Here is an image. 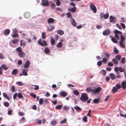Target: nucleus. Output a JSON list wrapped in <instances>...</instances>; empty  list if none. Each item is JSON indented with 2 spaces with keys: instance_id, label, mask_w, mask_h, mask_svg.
<instances>
[{
  "instance_id": "864d4df0",
  "label": "nucleus",
  "mask_w": 126,
  "mask_h": 126,
  "mask_svg": "<svg viewBox=\"0 0 126 126\" xmlns=\"http://www.w3.org/2000/svg\"><path fill=\"white\" fill-rule=\"evenodd\" d=\"M50 7L51 9H54L56 7V5L54 4H52L50 5Z\"/></svg>"
},
{
  "instance_id": "bb28decb",
  "label": "nucleus",
  "mask_w": 126,
  "mask_h": 126,
  "mask_svg": "<svg viewBox=\"0 0 126 126\" xmlns=\"http://www.w3.org/2000/svg\"><path fill=\"white\" fill-rule=\"evenodd\" d=\"M117 60L115 58H113L112 60V61L115 64H117L118 63V62Z\"/></svg>"
},
{
  "instance_id": "f3484780",
  "label": "nucleus",
  "mask_w": 126,
  "mask_h": 126,
  "mask_svg": "<svg viewBox=\"0 0 126 126\" xmlns=\"http://www.w3.org/2000/svg\"><path fill=\"white\" fill-rule=\"evenodd\" d=\"M54 22V20L52 18H49L47 20V22L48 24L52 23Z\"/></svg>"
},
{
  "instance_id": "9d476101",
  "label": "nucleus",
  "mask_w": 126,
  "mask_h": 126,
  "mask_svg": "<svg viewBox=\"0 0 126 126\" xmlns=\"http://www.w3.org/2000/svg\"><path fill=\"white\" fill-rule=\"evenodd\" d=\"M29 70V69H24L22 70V73L23 75L24 76H27L28 75L27 72Z\"/></svg>"
},
{
  "instance_id": "7ed1b4c3",
  "label": "nucleus",
  "mask_w": 126,
  "mask_h": 126,
  "mask_svg": "<svg viewBox=\"0 0 126 126\" xmlns=\"http://www.w3.org/2000/svg\"><path fill=\"white\" fill-rule=\"evenodd\" d=\"M90 8L93 11V13H95L97 11V9L95 6L92 3H91L90 4Z\"/></svg>"
},
{
  "instance_id": "f8f14e48",
  "label": "nucleus",
  "mask_w": 126,
  "mask_h": 126,
  "mask_svg": "<svg viewBox=\"0 0 126 126\" xmlns=\"http://www.w3.org/2000/svg\"><path fill=\"white\" fill-rule=\"evenodd\" d=\"M121 87L123 89L126 88V81H123L121 83Z\"/></svg>"
},
{
  "instance_id": "8fccbe9b",
  "label": "nucleus",
  "mask_w": 126,
  "mask_h": 126,
  "mask_svg": "<svg viewBox=\"0 0 126 126\" xmlns=\"http://www.w3.org/2000/svg\"><path fill=\"white\" fill-rule=\"evenodd\" d=\"M102 62H103L104 63H106L108 61V60L106 58H103L102 59Z\"/></svg>"
},
{
  "instance_id": "49530a36",
  "label": "nucleus",
  "mask_w": 126,
  "mask_h": 126,
  "mask_svg": "<svg viewBox=\"0 0 126 126\" xmlns=\"http://www.w3.org/2000/svg\"><path fill=\"white\" fill-rule=\"evenodd\" d=\"M74 108L77 111H80L81 110V108L78 106H77L76 107H74Z\"/></svg>"
},
{
  "instance_id": "393cba45",
  "label": "nucleus",
  "mask_w": 126,
  "mask_h": 126,
  "mask_svg": "<svg viewBox=\"0 0 126 126\" xmlns=\"http://www.w3.org/2000/svg\"><path fill=\"white\" fill-rule=\"evenodd\" d=\"M17 73V71L16 69H14L12 72V74L13 75H16Z\"/></svg>"
},
{
  "instance_id": "473e14b6",
  "label": "nucleus",
  "mask_w": 126,
  "mask_h": 126,
  "mask_svg": "<svg viewBox=\"0 0 126 126\" xmlns=\"http://www.w3.org/2000/svg\"><path fill=\"white\" fill-rule=\"evenodd\" d=\"M114 33L117 34H121L122 33V32H121L118 31L116 30H114Z\"/></svg>"
},
{
  "instance_id": "f03ea898",
  "label": "nucleus",
  "mask_w": 126,
  "mask_h": 126,
  "mask_svg": "<svg viewBox=\"0 0 126 126\" xmlns=\"http://www.w3.org/2000/svg\"><path fill=\"white\" fill-rule=\"evenodd\" d=\"M125 39V37L123 35H121L120 40L119 42V43L120 46L123 48H125V47L124 44V41Z\"/></svg>"
},
{
  "instance_id": "ddd939ff",
  "label": "nucleus",
  "mask_w": 126,
  "mask_h": 126,
  "mask_svg": "<svg viewBox=\"0 0 126 126\" xmlns=\"http://www.w3.org/2000/svg\"><path fill=\"white\" fill-rule=\"evenodd\" d=\"M76 8L74 7L71 8H69L68 10L69 11L71 12L72 13H74L76 12Z\"/></svg>"
},
{
  "instance_id": "bf43d9fd",
  "label": "nucleus",
  "mask_w": 126,
  "mask_h": 126,
  "mask_svg": "<svg viewBox=\"0 0 126 126\" xmlns=\"http://www.w3.org/2000/svg\"><path fill=\"white\" fill-rule=\"evenodd\" d=\"M82 120L84 122H86L87 121V118L86 116H84L82 119Z\"/></svg>"
},
{
  "instance_id": "5fc2aeb1",
  "label": "nucleus",
  "mask_w": 126,
  "mask_h": 126,
  "mask_svg": "<svg viewBox=\"0 0 126 126\" xmlns=\"http://www.w3.org/2000/svg\"><path fill=\"white\" fill-rule=\"evenodd\" d=\"M102 63V61H100L97 62V65L99 66H100Z\"/></svg>"
},
{
  "instance_id": "e2e57ef3",
  "label": "nucleus",
  "mask_w": 126,
  "mask_h": 126,
  "mask_svg": "<svg viewBox=\"0 0 126 126\" xmlns=\"http://www.w3.org/2000/svg\"><path fill=\"white\" fill-rule=\"evenodd\" d=\"M30 95L32 97L34 98H35L36 97V95L35 94H30Z\"/></svg>"
},
{
  "instance_id": "5701e85b",
  "label": "nucleus",
  "mask_w": 126,
  "mask_h": 126,
  "mask_svg": "<svg viewBox=\"0 0 126 126\" xmlns=\"http://www.w3.org/2000/svg\"><path fill=\"white\" fill-rule=\"evenodd\" d=\"M118 89L115 86H114L112 90V91L113 93H115L118 91Z\"/></svg>"
},
{
  "instance_id": "423d86ee",
  "label": "nucleus",
  "mask_w": 126,
  "mask_h": 126,
  "mask_svg": "<svg viewBox=\"0 0 126 126\" xmlns=\"http://www.w3.org/2000/svg\"><path fill=\"white\" fill-rule=\"evenodd\" d=\"M110 32V31L109 29L106 30L105 31L103 32V34L105 36L108 35Z\"/></svg>"
},
{
  "instance_id": "6ab92c4d",
  "label": "nucleus",
  "mask_w": 126,
  "mask_h": 126,
  "mask_svg": "<svg viewBox=\"0 0 126 126\" xmlns=\"http://www.w3.org/2000/svg\"><path fill=\"white\" fill-rule=\"evenodd\" d=\"M57 33L60 35H62L64 34V32L62 30H58L57 32Z\"/></svg>"
},
{
  "instance_id": "b1692460",
  "label": "nucleus",
  "mask_w": 126,
  "mask_h": 126,
  "mask_svg": "<svg viewBox=\"0 0 126 126\" xmlns=\"http://www.w3.org/2000/svg\"><path fill=\"white\" fill-rule=\"evenodd\" d=\"M60 95L62 96L65 97L67 96V94L65 92H62L60 93Z\"/></svg>"
},
{
  "instance_id": "de8ad7c7",
  "label": "nucleus",
  "mask_w": 126,
  "mask_h": 126,
  "mask_svg": "<svg viewBox=\"0 0 126 126\" xmlns=\"http://www.w3.org/2000/svg\"><path fill=\"white\" fill-rule=\"evenodd\" d=\"M73 93L74 94L76 95H78L79 94V92L76 90L73 91Z\"/></svg>"
},
{
  "instance_id": "e433bc0d",
  "label": "nucleus",
  "mask_w": 126,
  "mask_h": 126,
  "mask_svg": "<svg viewBox=\"0 0 126 126\" xmlns=\"http://www.w3.org/2000/svg\"><path fill=\"white\" fill-rule=\"evenodd\" d=\"M3 96L4 97L6 98L8 100H10V98L8 97V95L5 93H3Z\"/></svg>"
},
{
  "instance_id": "a19ab883",
  "label": "nucleus",
  "mask_w": 126,
  "mask_h": 126,
  "mask_svg": "<svg viewBox=\"0 0 126 126\" xmlns=\"http://www.w3.org/2000/svg\"><path fill=\"white\" fill-rule=\"evenodd\" d=\"M100 100L99 98H96L94 99L93 101V102L94 103H98Z\"/></svg>"
},
{
  "instance_id": "cd10ccee",
  "label": "nucleus",
  "mask_w": 126,
  "mask_h": 126,
  "mask_svg": "<svg viewBox=\"0 0 126 126\" xmlns=\"http://www.w3.org/2000/svg\"><path fill=\"white\" fill-rule=\"evenodd\" d=\"M55 28V27L52 25L50 26L48 28V30L49 31H50L52 30H53Z\"/></svg>"
},
{
  "instance_id": "4468645a",
  "label": "nucleus",
  "mask_w": 126,
  "mask_h": 126,
  "mask_svg": "<svg viewBox=\"0 0 126 126\" xmlns=\"http://www.w3.org/2000/svg\"><path fill=\"white\" fill-rule=\"evenodd\" d=\"M18 54L19 57L20 58H23L24 57L25 55V53H24L23 51H22V52L18 53Z\"/></svg>"
},
{
  "instance_id": "2eb2a0df",
  "label": "nucleus",
  "mask_w": 126,
  "mask_h": 126,
  "mask_svg": "<svg viewBox=\"0 0 126 126\" xmlns=\"http://www.w3.org/2000/svg\"><path fill=\"white\" fill-rule=\"evenodd\" d=\"M31 16L30 13L29 12H26L24 13V16L25 17L28 18L29 17Z\"/></svg>"
},
{
  "instance_id": "09e8293b",
  "label": "nucleus",
  "mask_w": 126,
  "mask_h": 126,
  "mask_svg": "<svg viewBox=\"0 0 126 126\" xmlns=\"http://www.w3.org/2000/svg\"><path fill=\"white\" fill-rule=\"evenodd\" d=\"M41 39H40L39 40V41H38V43L41 46H42L44 47L43 44L42 42L41 41Z\"/></svg>"
},
{
  "instance_id": "37998d69",
  "label": "nucleus",
  "mask_w": 126,
  "mask_h": 126,
  "mask_svg": "<svg viewBox=\"0 0 126 126\" xmlns=\"http://www.w3.org/2000/svg\"><path fill=\"white\" fill-rule=\"evenodd\" d=\"M4 105L6 107H8L9 105V104L8 102H3Z\"/></svg>"
},
{
  "instance_id": "c03bdc74",
  "label": "nucleus",
  "mask_w": 126,
  "mask_h": 126,
  "mask_svg": "<svg viewBox=\"0 0 126 126\" xmlns=\"http://www.w3.org/2000/svg\"><path fill=\"white\" fill-rule=\"evenodd\" d=\"M116 87L118 89H120L121 87V85L118 84H116Z\"/></svg>"
},
{
  "instance_id": "c9c22d12",
  "label": "nucleus",
  "mask_w": 126,
  "mask_h": 126,
  "mask_svg": "<svg viewBox=\"0 0 126 126\" xmlns=\"http://www.w3.org/2000/svg\"><path fill=\"white\" fill-rule=\"evenodd\" d=\"M51 44L52 45H53L55 43V41L52 37H51Z\"/></svg>"
},
{
  "instance_id": "3c124183",
  "label": "nucleus",
  "mask_w": 126,
  "mask_h": 126,
  "mask_svg": "<svg viewBox=\"0 0 126 126\" xmlns=\"http://www.w3.org/2000/svg\"><path fill=\"white\" fill-rule=\"evenodd\" d=\"M125 58L124 57L123 58L121 61L120 62L123 64H124L125 63Z\"/></svg>"
},
{
  "instance_id": "13d9d810",
  "label": "nucleus",
  "mask_w": 126,
  "mask_h": 126,
  "mask_svg": "<svg viewBox=\"0 0 126 126\" xmlns=\"http://www.w3.org/2000/svg\"><path fill=\"white\" fill-rule=\"evenodd\" d=\"M115 37L116 38V39L119 40L120 39V37L119 35H118V34H117L115 33Z\"/></svg>"
},
{
  "instance_id": "ea45409f",
  "label": "nucleus",
  "mask_w": 126,
  "mask_h": 126,
  "mask_svg": "<svg viewBox=\"0 0 126 126\" xmlns=\"http://www.w3.org/2000/svg\"><path fill=\"white\" fill-rule=\"evenodd\" d=\"M42 37L44 39H45L46 38V33L45 32H42Z\"/></svg>"
},
{
  "instance_id": "20e7f679",
  "label": "nucleus",
  "mask_w": 126,
  "mask_h": 126,
  "mask_svg": "<svg viewBox=\"0 0 126 126\" xmlns=\"http://www.w3.org/2000/svg\"><path fill=\"white\" fill-rule=\"evenodd\" d=\"M102 88L100 87L97 88H95L93 90V94H94L99 93L101 90Z\"/></svg>"
},
{
  "instance_id": "aec40b11",
  "label": "nucleus",
  "mask_w": 126,
  "mask_h": 126,
  "mask_svg": "<svg viewBox=\"0 0 126 126\" xmlns=\"http://www.w3.org/2000/svg\"><path fill=\"white\" fill-rule=\"evenodd\" d=\"M110 78L112 79H114L116 78V76L113 73H110Z\"/></svg>"
},
{
  "instance_id": "0eeeda50",
  "label": "nucleus",
  "mask_w": 126,
  "mask_h": 126,
  "mask_svg": "<svg viewBox=\"0 0 126 126\" xmlns=\"http://www.w3.org/2000/svg\"><path fill=\"white\" fill-rule=\"evenodd\" d=\"M70 22L72 25L74 27H76L77 25V24L75 22V19L73 18H71L70 19Z\"/></svg>"
},
{
  "instance_id": "4c0bfd02",
  "label": "nucleus",
  "mask_w": 126,
  "mask_h": 126,
  "mask_svg": "<svg viewBox=\"0 0 126 126\" xmlns=\"http://www.w3.org/2000/svg\"><path fill=\"white\" fill-rule=\"evenodd\" d=\"M57 121L56 120H52L51 123L52 125L53 126H55L56 124Z\"/></svg>"
},
{
  "instance_id": "6e6d98bb",
  "label": "nucleus",
  "mask_w": 126,
  "mask_h": 126,
  "mask_svg": "<svg viewBox=\"0 0 126 126\" xmlns=\"http://www.w3.org/2000/svg\"><path fill=\"white\" fill-rule=\"evenodd\" d=\"M69 109V107L67 106H64L63 108V109L65 110H67Z\"/></svg>"
},
{
  "instance_id": "a878e982",
  "label": "nucleus",
  "mask_w": 126,
  "mask_h": 126,
  "mask_svg": "<svg viewBox=\"0 0 126 126\" xmlns=\"http://www.w3.org/2000/svg\"><path fill=\"white\" fill-rule=\"evenodd\" d=\"M62 46V43L61 42H59L57 44L56 46L58 48H61Z\"/></svg>"
},
{
  "instance_id": "c85d7f7f",
  "label": "nucleus",
  "mask_w": 126,
  "mask_h": 126,
  "mask_svg": "<svg viewBox=\"0 0 126 126\" xmlns=\"http://www.w3.org/2000/svg\"><path fill=\"white\" fill-rule=\"evenodd\" d=\"M1 67L4 70H6L8 69L7 67L4 64H3L1 65Z\"/></svg>"
},
{
  "instance_id": "412c9836",
  "label": "nucleus",
  "mask_w": 126,
  "mask_h": 126,
  "mask_svg": "<svg viewBox=\"0 0 126 126\" xmlns=\"http://www.w3.org/2000/svg\"><path fill=\"white\" fill-rule=\"evenodd\" d=\"M10 32V30L8 29H7L4 31V33L5 35H7L9 34Z\"/></svg>"
},
{
  "instance_id": "c756f323",
  "label": "nucleus",
  "mask_w": 126,
  "mask_h": 126,
  "mask_svg": "<svg viewBox=\"0 0 126 126\" xmlns=\"http://www.w3.org/2000/svg\"><path fill=\"white\" fill-rule=\"evenodd\" d=\"M121 58V57L120 55H116L115 57V58L117 60L119 61L120 60Z\"/></svg>"
},
{
  "instance_id": "6e6552de",
  "label": "nucleus",
  "mask_w": 126,
  "mask_h": 126,
  "mask_svg": "<svg viewBox=\"0 0 126 126\" xmlns=\"http://www.w3.org/2000/svg\"><path fill=\"white\" fill-rule=\"evenodd\" d=\"M19 41V40L18 39H15L14 40H11V42H11H12V43L14 44H15L17 43ZM10 46L12 47H13V46L11 45V43H10Z\"/></svg>"
},
{
  "instance_id": "f257e3e1",
  "label": "nucleus",
  "mask_w": 126,
  "mask_h": 126,
  "mask_svg": "<svg viewBox=\"0 0 126 126\" xmlns=\"http://www.w3.org/2000/svg\"><path fill=\"white\" fill-rule=\"evenodd\" d=\"M80 100L82 102H85L88 99V97L87 94L85 93H82L81 97L79 98Z\"/></svg>"
},
{
  "instance_id": "58836bf2",
  "label": "nucleus",
  "mask_w": 126,
  "mask_h": 126,
  "mask_svg": "<svg viewBox=\"0 0 126 126\" xmlns=\"http://www.w3.org/2000/svg\"><path fill=\"white\" fill-rule=\"evenodd\" d=\"M119 70L121 72H122L125 71V69L124 68L120 66L119 67Z\"/></svg>"
},
{
  "instance_id": "a211bd4d",
  "label": "nucleus",
  "mask_w": 126,
  "mask_h": 126,
  "mask_svg": "<svg viewBox=\"0 0 126 126\" xmlns=\"http://www.w3.org/2000/svg\"><path fill=\"white\" fill-rule=\"evenodd\" d=\"M44 51L46 54H48L50 52V49L48 47H46L44 49Z\"/></svg>"
},
{
  "instance_id": "2f4dec72",
  "label": "nucleus",
  "mask_w": 126,
  "mask_h": 126,
  "mask_svg": "<svg viewBox=\"0 0 126 126\" xmlns=\"http://www.w3.org/2000/svg\"><path fill=\"white\" fill-rule=\"evenodd\" d=\"M66 15L67 16V17L68 18H70L71 19L72 18V17L71 14V13L67 12L66 14Z\"/></svg>"
},
{
  "instance_id": "603ef678",
  "label": "nucleus",
  "mask_w": 126,
  "mask_h": 126,
  "mask_svg": "<svg viewBox=\"0 0 126 126\" xmlns=\"http://www.w3.org/2000/svg\"><path fill=\"white\" fill-rule=\"evenodd\" d=\"M23 38L24 39L26 40H27L28 41L29 43H30L32 42V41L31 38H26L24 36H23Z\"/></svg>"
},
{
  "instance_id": "9b49d317",
  "label": "nucleus",
  "mask_w": 126,
  "mask_h": 126,
  "mask_svg": "<svg viewBox=\"0 0 126 126\" xmlns=\"http://www.w3.org/2000/svg\"><path fill=\"white\" fill-rule=\"evenodd\" d=\"M110 22H111L114 23L115 22L116 18L111 16H110Z\"/></svg>"
},
{
  "instance_id": "338daca9",
  "label": "nucleus",
  "mask_w": 126,
  "mask_h": 126,
  "mask_svg": "<svg viewBox=\"0 0 126 126\" xmlns=\"http://www.w3.org/2000/svg\"><path fill=\"white\" fill-rule=\"evenodd\" d=\"M120 24L123 29H124L125 28V26L124 24L122 23H120Z\"/></svg>"
},
{
  "instance_id": "69168bd1",
  "label": "nucleus",
  "mask_w": 126,
  "mask_h": 126,
  "mask_svg": "<svg viewBox=\"0 0 126 126\" xmlns=\"http://www.w3.org/2000/svg\"><path fill=\"white\" fill-rule=\"evenodd\" d=\"M18 97L19 98H22L23 96L22 94L20 93H19L17 95Z\"/></svg>"
},
{
  "instance_id": "1a4fd4ad",
  "label": "nucleus",
  "mask_w": 126,
  "mask_h": 126,
  "mask_svg": "<svg viewBox=\"0 0 126 126\" xmlns=\"http://www.w3.org/2000/svg\"><path fill=\"white\" fill-rule=\"evenodd\" d=\"M30 62L28 60L25 63L24 65V67L25 68H28L29 66V65L30 64Z\"/></svg>"
},
{
  "instance_id": "7c9ffc66",
  "label": "nucleus",
  "mask_w": 126,
  "mask_h": 126,
  "mask_svg": "<svg viewBox=\"0 0 126 126\" xmlns=\"http://www.w3.org/2000/svg\"><path fill=\"white\" fill-rule=\"evenodd\" d=\"M16 84L19 86H23V83L21 81H17L16 82Z\"/></svg>"
},
{
  "instance_id": "0e129e2a",
  "label": "nucleus",
  "mask_w": 126,
  "mask_h": 126,
  "mask_svg": "<svg viewBox=\"0 0 126 126\" xmlns=\"http://www.w3.org/2000/svg\"><path fill=\"white\" fill-rule=\"evenodd\" d=\"M56 10L57 11H58L60 12H62V10L60 8H57L56 9Z\"/></svg>"
},
{
  "instance_id": "dca6fc26",
  "label": "nucleus",
  "mask_w": 126,
  "mask_h": 126,
  "mask_svg": "<svg viewBox=\"0 0 126 126\" xmlns=\"http://www.w3.org/2000/svg\"><path fill=\"white\" fill-rule=\"evenodd\" d=\"M86 91L88 93L92 92L93 94V90L91 88L87 87L86 89Z\"/></svg>"
},
{
  "instance_id": "f704fd0d",
  "label": "nucleus",
  "mask_w": 126,
  "mask_h": 126,
  "mask_svg": "<svg viewBox=\"0 0 126 126\" xmlns=\"http://www.w3.org/2000/svg\"><path fill=\"white\" fill-rule=\"evenodd\" d=\"M62 107V106L61 105H59L55 107V109L57 110H60Z\"/></svg>"
},
{
  "instance_id": "4be33fe9",
  "label": "nucleus",
  "mask_w": 126,
  "mask_h": 126,
  "mask_svg": "<svg viewBox=\"0 0 126 126\" xmlns=\"http://www.w3.org/2000/svg\"><path fill=\"white\" fill-rule=\"evenodd\" d=\"M113 52L116 54H118L119 53V51L117 48L114 47V48Z\"/></svg>"
},
{
  "instance_id": "774afa93",
  "label": "nucleus",
  "mask_w": 126,
  "mask_h": 126,
  "mask_svg": "<svg viewBox=\"0 0 126 126\" xmlns=\"http://www.w3.org/2000/svg\"><path fill=\"white\" fill-rule=\"evenodd\" d=\"M11 89L12 92H15V87L14 86H12Z\"/></svg>"
},
{
  "instance_id": "72a5a7b5",
  "label": "nucleus",
  "mask_w": 126,
  "mask_h": 126,
  "mask_svg": "<svg viewBox=\"0 0 126 126\" xmlns=\"http://www.w3.org/2000/svg\"><path fill=\"white\" fill-rule=\"evenodd\" d=\"M16 50L17 52H18V53L22 52V51L21 47H20L16 48Z\"/></svg>"
},
{
  "instance_id": "4d7b16f0",
  "label": "nucleus",
  "mask_w": 126,
  "mask_h": 126,
  "mask_svg": "<svg viewBox=\"0 0 126 126\" xmlns=\"http://www.w3.org/2000/svg\"><path fill=\"white\" fill-rule=\"evenodd\" d=\"M43 102H44V100L42 98H40L39 100V104L40 105H41V104H42L43 103Z\"/></svg>"
},
{
  "instance_id": "a18cd8bd",
  "label": "nucleus",
  "mask_w": 126,
  "mask_h": 126,
  "mask_svg": "<svg viewBox=\"0 0 126 126\" xmlns=\"http://www.w3.org/2000/svg\"><path fill=\"white\" fill-rule=\"evenodd\" d=\"M109 16V14L108 13H107L106 14L104 15V17L105 19L108 18Z\"/></svg>"
},
{
  "instance_id": "680f3d73",
  "label": "nucleus",
  "mask_w": 126,
  "mask_h": 126,
  "mask_svg": "<svg viewBox=\"0 0 126 126\" xmlns=\"http://www.w3.org/2000/svg\"><path fill=\"white\" fill-rule=\"evenodd\" d=\"M12 112L13 111L12 110H9L8 111V114L9 115H12Z\"/></svg>"
},
{
  "instance_id": "79ce46f5",
  "label": "nucleus",
  "mask_w": 126,
  "mask_h": 126,
  "mask_svg": "<svg viewBox=\"0 0 126 126\" xmlns=\"http://www.w3.org/2000/svg\"><path fill=\"white\" fill-rule=\"evenodd\" d=\"M111 40L113 42L115 43H117L118 42L117 41L114 37L112 38Z\"/></svg>"
},
{
  "instance_id": "39448f33",
  "label": "nucleus",
  "mask_w": 126,
  "mask_h": 126,
  "mask_svg": "<svg viewBox=\"0 0 126 126\" xmlns=\"http://www.w3.org/2000/svg\"><path fill=\"white\" fill-rule=\"evenodd\" d=\"M41 4L44 6H46L49 5L48 2L47 0H42Z\"/></svg>"
},
{
  "instance_id": "052dcab7",
  "label": "nucleus",
  "mask_w": 126,
  "mask_h": 126,
  "mask_svg": "<svg viewBox=\"0 0 126 126\" xmlns=\"http://www.w3.org/2000/svg\"><path fill=\"white\" fill-rule=\"evenodd\" d=\"M66 121V119H64L63 120L60 121V123L61 124H64L65 123Z\"/></svg>"
}]
</instances>
